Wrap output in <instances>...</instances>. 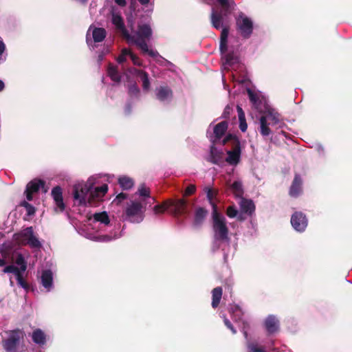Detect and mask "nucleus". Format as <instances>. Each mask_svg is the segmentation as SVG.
<instances>
[{"label":"nucleus","instance_id":"obj_18","mask_svg":"<svg viewBox=\"0 0 352 352\" xmlns=\"http://www.w3.org/2000/svg\"><path fill=\"white\" fill-rule=\"evenodd\" d=\"M240 201L239 204L240 206L241 214L238 216V219L240 220L244 219L243 217V214H247L251 216L255 210V205L251 199H247L243 197L239 198Z\"/></svg>","mask_w":352,"mask_h":352},{"label":"nucleus","instance_id":"obj_36","mask_svg":"<svg viewBox=\"0 0 352 352\" xmlns=\"http://www.w3.org/2000/svg\"><path fill=\"white\" fill-rule=\"evenodd\" d=\"M107 74L113 81L116 82H119L120 81L121 76L118 73V69L116 66L109 65L107 69Z\"/></svg>","mask_w":352,"mask_h":352},{"label":"nucleus","instance_id":"obj_35","mask_svg":"<svg viewBox=\"0 0 352 352\" xmlns=\"http://www.w3.org/2000/svg\"><path fill=\"white\" fill-rule=\"evenodd\" d=\"M207 211L202 208L197 209L195 215L194 223L195 226H200L206 217Z\"/></svg>","mask_w":352,"mask_h":352},{"label":"nucleus","instance_id":"obj_38","mask_svg":"<svg viewBox=\"0 0 352 352\" xmlns=\"http://www.w3.org/2000/svg\"><path fill=\"white\" fill-rule=\"evenodd\" d=\"M206 193V197H207V199H208L209 202L212 205V207H213V210L216 209V206L215 205L213 204L212 201H213V199L215 197V196L217 195V191L215 190L214 189L210 188V187H206L205 189H204Z\"/></svg>","mask_w":352,"mask_h":352},{"label":"nucleus","instance_id":"obj_28","mask_svg":"<svg viewBox=\"0 0 352 352\" xmlns=\"http://www.w3.org/2000/svg\"><path fill=\"white\" fill-rule=\"evenodd\" d=\"M302 181L299 175H296L292 186L289 189V195L291 197H297L302 191Z\"/></svg>","mask_w":352,"mask_h":352},{"label":"nucleus","instance_id":"obj_24","mask_svg":"<svg viewBox=\"0 0 352 352\" xmlns=\"http://www.w3.org/2000/svg\"><path fill=\"white\" fill-rule=\"evenodd\" d=\"M34 234V230L32 226L28 227L21 232L14 234V239L21 244L25 245L29 239Z\"/></svg>","mask_w":352,"mask_h":352},{"label":"nucleus","instance_id":"obj_2","mask_svg":"<svg viewBox=\"0 0 352 352\" xmlns=\"http://www.w3.org/2000/svg\"><path fill=\"white\" fill-rule=\"evenodd\" d=\"M247 93L252 107L262 114L259 119L260 133L263 137L270 135L272 131L269 126L280 123L279 113L268 104L267 98L262 92L248 88Z\"/></svg>","mask_w":352,"mask_h":352},{"label":"nucleus","instance_id":"obj_39","mask_svg":"<svg viewBox=\"0 0 352 352\" xmlns=\"http://www.w3.org/2000/svg\"><path fill=\"white\" fill-rule=\"evenodd\" d=\"M25 245H28L31 248H40L42 246V243L34 235V233L29 239Z\"/></svg>","mask_w":352,"mask_h":352},{"label":"nucleus","instance_id":"obj_11","mask_svg":"<svg viewBox=\"0 0 352 352\" xmlns=\"http://www.w3.org/2000/svg\"><path fill=\"white\" fill-rule=\"evenodd\" d=\"M230 141H231L233 144V148L226 151L228 156L225 161L228 164L235 166L240 162L241 153V146L236 137L231 134H228L223 138L222 144L224 145Z\"/></svg>","mask_w":352,"mask_h":352},{"label":"nucleus","instance_id":"obj_8","mask_svg":"<svg viewBox=\"0 0 352 352\" xmlns=\"http://www.w3.org/2000/svg\"><path fill=\"white\" fill-rule=\"evenodd\" d=\"M212 230L214 233L213 250L219 248L221 242L229 243L226 219L215 209L212 212Z\"/></svg>","mask_w":352,"mask_h":352},{"label":"nucleus","instance_id":"obj_21","mask_svg":"<svg viewBox=\"0 0 352 352\" xmlns=\"http://www.w3.org/2000/svg\"><path fill=\"white\" fill-rule=\"evenodd\" d=\"M52 196L56 204V211L63 212L65 209V204L63 200L62 189L60 186H56L52 190Z\"/></svg>","mask_w":352,"mask_h":352},{"label":"nucleus","instance_id":"obj_32","mask_svg":"<svg viewBox=\"0 0 352 352\" xmlns=\"http://www.w3.org/2000/svg\"><path fill=\"white\" fill-rule=\"evenodd\" d=\"M212 307L216 308L218 307L222 297V288L221 287H215L212 291Z\"/></svg>","mask_w":352,"mask_h":352},{"label":"nucleus","instance_id":"obj_17","mask_svg":"<svg viewBox=\"0 0 352 352\" xmlns=\"http://www.w3.org/2000/svg\"><path fill=\"white\" fill-rule=\"evenodd\" d=\"M126 77L131 76L140 79L142 82V89L144 91H148L150 89V80L148 75L144 71L138 69L136 68H130L126 74Z\"/></svg>","mask_w":352,"mask_h":352},{"label":"nucleus","instance_id":"obj_42","mask_svg":"<svg viewBox=\"0 0 352 352\" xmlns=\"http://www.w3.org/2000/svg\"><path fill=\"white\" fill-rule=\"evenodd\" d=\"M21 206L25 208L27 213L29 216L33 215L35 213L34 207L32 205L28 203L27 201H23Z\"/></svg>","mask_w":352,"mask_h":352},{"label":"nucleus","instance_id":"obj_29","mask_svg":"<svg viewBox=\"0 0 352 352\" xmlns=\"http://www.w3.org/2000/svg\"><path fill=\"white\" fill-rule=\"evenodd\" d=\"M168 206L173 208L175 214L179 215L185 212L186 204L184 199H179L170 201Z\"/></svg>","mask_w":352,"mask_h":352},{"label":"nucleus","instance_id":"obj_31","mask_svg":"<svg viewBox=\"0 0 352 352\" xmlns=\"http://www.w3.org/2000/svg\"><path fill=\"white\" fill-rule=\"evenodd\" d=\"M230 191L236 197H243V188L242 182L240 180H236L232 184H228Z\"/></svg>","mask_w":352,"mask_h":352},{"label":"nucleus","instance_id":"obj_53","mask_svg":"<svg viewBox=\"0 0 352 352\" xmlns=\"http://www.w3.org/2000/svg\"><path fill=\"white\" fill-rule=\"evenodd\" d=\"M80 3L85 4L88 0H78Z\"/></svg>","mask_w":352,"mask_h":352},{"label":"nucleus","instance_id":"obj_4","mask_svg":"<svg viewBox=\"0 0 352 352\" xmlns=\"http://www.w3.org/2000/svg\"><path fill=\"white\" fill-rule=\"evenodd\" d=\"M89 219L92 220L94 229H97L98 232L108 233L96 236L93 233H87L84 229L80 228L78 230V233L85 237L91 240L109 242L121 236V234L118 233L120 227L116 225L113 226L107 212H96Z\"/></svg>","mask_w":352,"mask_h":352},{"label":"nucleus","instance_id":"obj_27","mask_svg":"<svg viewBox=\"0 0 352 352\" xmlns=\"http://www.w3.org/2000/svg\"><path fill=\"white\" fill-rule=\"evenodd\" d=\"M214 144L210 146L209 160L213 164H220L223 162V153L217 149Z\"/></svg>","mask_w":352,"mask_h":352},{"label":"nucleus","instance_id":"obj_9","mask_svg":"<svg viewBox=\"0 0 352 352\" xmlns=\"http://www.w3.org/2000/svg\"><path fill=\"white\" fill-rule=\"evenodd\" d=\"M27 261L22 254H17L16 259L14 264L7 265L3 270L4 274H13L17 280L18 285L28 291L29 289L28 284L24 280L23 276L27 270Z\"/></svg>","mask_w":352,"mask_h":352},{"label":"nucleus","instance_id":"obj_55","mask_svg":"<svg viewBox=\"0 0 352 352\" xmlns=\"http://www.w3.org/2000/svg\"><path fill=\"white\" fill-rule=\"evenodd\" d=\"M102 59H103V56L102 55H99V56H98V61L100 62V61L102 60Z\"/></svg>","mask_w":352,"mask_h":352},{"label":"nucleus","instance_id":"obj_41","mask_svg":"<svg viewBox=\"0 0 352 352\" xmlns=\"http://www.w3.org/2000/svg\"><path fill=\"white\" fill-rule=\"evenodd\" d=\"M168 205L166 206L164 204L162 205H156L153 207V212L155 214L157 215L160 214L164 213L166 209L168 208Z\"/></svg>","mask_w":352,"mask_h":352},{"label":"nucleus","instance_id":"obj_34","mask_svg":"<svg viewBox=\"0 0 352 352\" xmlns=\"http://www.w3.org/2000/svg\"><path fill=\"white\" fill-rule=\"evenodd\" d=\"M236 109L239 120V128L242 132H245L248 129V125L245 118V113L240 106L238 105Z\"/></svg>","mask_w":352,"mask_h":352},{"label":"nucleus","instance_id":"obj_49","mask_svg":"<svg viewBox=\"0 0 352 352\" xmlns=\"http://www.w3.org/2000/svg\"><path fill=\"white\" fill-rule=\"evenodd\" d=\"M115 2L120 7H124L126 5V0H115Z\"/></svg>","mask_w":352,"mask_h":352},{"label":"nucleus","instance_id":"obj_22","mask_svg":"<svg viewBox=\"0 0 352 352\" xmlns=\"http://www.w3.org/2000/svg\"><path fill=\"white\" fill-rule=\"evenodd\" d=\"M91 31L92 32V37L95 43L101 42L106 37L107 32L104 28H94V29H92V27L90 26L87 34V43L89 45H90V41L88 38V36L89 35Z\"/></svg>","mask_w":352,"mask_h":352},{"label":"nucleus","instance_id":"obj_12","mask_svg":"<svg viewBox=\"0 0 352 352\" xmlns=\"http://www.w3.org/2000/svg\"><path fill=\"white\" fill-rule=\"evenodd\" d=\"M236 26L239 34L243 38H249L254 29V23L251 18L243 12H239L235 17Z\"/></svg>","mask_w":352,"mask_h":352},{"label":"nucleus","instance_id":"obj_16","mask_svg":"<svg viewBox=\"0 0 352 352\" xmlns=\"http://www.w3.org/2000/svg\"><path fill=\"white\" fill-rule=\"evenodd\" d=\"M227 129L228 122L226 121H222L217 124V125H215L213 127V133L212 134L209 135L208 131L207 132L210 142L212 144H222L223 139L221 140V138L225 135V133L226 132Z\"/></svg>","mask_w":352,"mask_h":352},{"label":"nucleus","instance_id":"obj_19","mask_svg":"<svg viewBox=\"0 0 352 352\" xmlns=\"http://www.w3.org/2000/svg\"><path fill=\"white\" fill-rule=\"evenodd\" d=\"M155 95L158 100L168 103L172 100L173 91L168 86L163 85L155 89Z\"/></svg>","mask_w":352,"mask_h":352},{"label":"nucleus","instance_id":"obj_57","mask_svg":"<svg viewBox=\"0 0 352 352\" xmlns=\"http://www.w3.org/2000/svg\"><path fill=\"white\" fill-rule=\"evenodd\" d=\"M277 352H279V351H277ZM281 352H286V351L285 349H282L281 350ZM288 352H291L290 351H289Z\"/></svg>","mask_w":352,"mask_h":352},{"label":"nucleus","instance_id":"obj_51","mask_svg":"<svg viewBox=\"0 0 352 352\" xmlns=\"http://www.w3.org/2000/svg\"><path fill=\"white\" fill-rule=\"evenodd\" d=\"M5 87L4 82L0 80V91H3Z\"/></svg>","mask_w":352,"mask_h":352},{"label":"nucleus","instance_id":"obj_10","mask_svg":"<svg viewBox=\"0 0 352 352\" xmlns=\"http://www.w3.org/2000/svg\"><path fill=\"white\" fill-rule=\"evenodd\" d=\"M144 212L142 204L136 201H130L125 206L122 219L132 223H139L144 220Z\"/></svg>","mask_w":352,"mask_h":352},{"label":"nucleus","instance_id":"obj_6","mask_svg":"<svg viewBox=\"0 0 352 352\" xmlns=\"http://www.w3.org/2000/svg\"><path fill=\"white\" fill-rule=\"evenodd\" d=\"M208 5H218L221 7L220 10L212 7L211 12V22L212 26L216 29L223 27L224 21L228 14L234 9L236 6L234 0H202Z\"/></svg>","mask_w":352,"mask_h":352},{"label":"nucleus","instance_id":"obj_20","mask_svg":"<svg viewBox=\"0 0 352 352\" xmlns=\"http://www.w3.org/2000/svg\"><path fill=\"white\" fill-rule=\"evenodd\" d=\"M45 183L42 180L34 179L29 182L26 186L25 194L28 201L32 200V194L38 191V190L43 187Z\"/></svg>","mask_w":352,"mask_h":352},{"label":"nucleus","instance_id":"obj_13","mask_svg":"<svg viewBox=\"0 0 352 352\" xmlns=\"http://www.w3.org/2000/svg\"><path fill=\"white\" fill-rule=\"evenodd\" d=\"M17 254L21 253L17 251L12 241L3 243L0 246V255L2 257L0 258V267H6L8 261H13L14 258L16 260Z\"/></svg>","mask_w":352,"mask_h":352},{"label":"nucleus","instance_id":"obj_5","mask_svg":"<svg viewBox=\"0 0 352 352\" xmlns=\"http://www.w3.org/2000/svg\"><path fill=\"white\" fill-rule=\"evenodd\" d=\"M228 29L223 28L221 33L219 49L222 56L223 67L224 69H233L236 71L243 67L239 61V41L235 44L227 45L228 37Z\"/></svg>","mask_w":352,"mask_h":352},{"label":"nucleus","instance_id":"obj_26","mask_svg":"<svg viewBox=\"0 0 352 352\" xmlns=\"http://www.w3.org/2000/svg\"><path fill=\"white\" fill-rule=\"evenodd\" d=\"M128 58L131 59L134 65H141V63L138 57L126 48L122 50L121 54L118 56L117 60L120 64H121L126 61Z\"/></svg>","mask_w":352,"mask_h":352},{"label":"nucleus","instance_id":"obj_52","mask_svg":"<svg viewBox=\"0 0 352 352\" xmlns=\"http://www.w3.org/2000/svg\"><path fill=\"white\" fill-rule=\"evenodd\" d=\"M125 111H126V113H130V111H131V108H130L129 107H128V106H127V107H126Z\"/></svg>","mask_w":352,"mask_h":352},{"label":"nucleus","instance_id":"obj_46","mask_svg":"<svg viewBox=\"0 0 352 352\" xmlns=\"http://www.w3.org/2000/svg\"><path fill=\"white\" fill-rule=\"evenodd\" d=\"M126 198V194L125 193H120L116 198L115 199L114 201H116L118 204L122 201V200L125 199Z\"/></svg>","mask_w":352,"mask_h":352},{"label":"nucleus","instance_id":"obj_54","mask_svg":"<svg viewBox=\"0 0 352 352\" xmlns=\"http://www.w3.org/2000/svg\"><path fill=\"white\" fill-rule=\"evenodd\" d=\"M10 285L11 287L14 286V282H13L12 278H10Z\"/></svg>","mask_w":352,"mask_h":352},{"label":"nucleus","instance_id":"obj_50","mask_svg":"<svg viewBox=\"0 0 352 352\" xmlns=\"http://www.w3.org/2000/svg\"><path fill=\"white\" fill-rule=\"evenodd\" d=\"M138 1L141 5L146 6L150 2V0H138Z\"/></svg>","mask_w":352,"mask_h":352},{"label":"nucleus","instance_id":"obj_40","mask_svg":"<svg viewBox=\"0 0 352 352\" xmlns=\"http://www.w3.org/2000/svg\"><path fill=\"white\" fill-rule=\"evenodd\" d=\"M129 94L131 97H138L140 95V89L135 82L129 85L128 87Z\"/></svg>","mask_w":352,"mask_h":352},{"label":"nucleus","instance_id":"obj_44","mask_svg":"<svg viewBox=\"0 0 352 352\" xmlns=\"http://www.w3.org/2000/svg\"><path fill=\"white\" fill-rule=\"evenodd\" d=\"M238 214V210L235 208L234 206H229L227 209V215L230 217L233 218L236 217Z\"/></svg>","mask_w":352,"mask_h":352},{"label":"nucleus","instance_id":"obj_56","mask_svg":"<svg viewBox=\"0 0 352 352\" xmlns=\"http://www.w3.org/2000/svg\"><path fill=\"white\" fill-rule=\"evenodd\" d=\"M164 61L166 63L167 65H172V63L170 62H169V61H168L166 60H164Z\"/></svg>","mask_w":352,"mask_h":352},{"label":"nucleus","instance_id":"obj_37","mask_svg":"<svg viewBox=\"0 0 352 352\" xmlns=\"http://www.w3.org/2000/svg\"><path fill=\"white\" fill-rule=\"evenodd\" d=\"M118 183L120 187L124 190L131 188L134 184L133 179L126 176L120 177L118 179Z\"/></svg>","mask_w":352,"mask_h":352},{"label":"nucleus","instance_id":"obj_1","mask_svg":"<svg viewBox=\"0 0 352 352\" xmlns=\"http://www.w3.org/2000/svg\"><path fill=\"white\" fill-rule=\"evenodd\" d=\"M111 21L116 29L127 40L129 43L135 44L144 53L148 54L151 57L160 56L162 58L156 50L149 49L146 43V40H148L152 34L151 28L148 25H140L137 32H135L133 34H129L125 28L124 20L120 11L115 8H112L111 10Z\"/></svg>","mask_w":352,"mask_h":352},{"label":"nucleus","instance_id":"obj_14","mask_svg":"<svg viewBox=\"0 0 352 352\" xmlns=\"http://www.w3.org/2000/svg\"><path fill=\"white\" fill-rule=\"evenodd\" d=\"M22 337V332L20 330L10 331L8 337L2 341L4 350L7 352H16Z\"/></svg>","mask_w":352,"mask_h":352},{"label":"nucleus","instance_id":"obj_30","mask_svg":"<svg viewBox=\"0 0 352 352\" xmlns=\"http://www.w3.org/2000/svg\"><path fill=\"white\" fill-rule=\"evenodd\" d=\"M32 341L40 346L46 343V335L41 329H35L32 334Z\"/></svg>","mask_w":352,"mask_h":352},{"label":"nucleus","instance_id":"obj_3","mask_svg":"<svg viewBox=\"0 0 352 352\" xmlns=\"http://www.w3.org/2000/svg\"><path fill=\"white\" fill-rule=\"evenodd\" d=\"M100 175H92L85 183L78 184L74 186V198L80 205H94L96 201L100 200L108 190L106 184L94 187L98 184Z\"/></svg>","mask_w":352,"mask_h":352},{"label":"nucleus","instance_id":"obj_15","mask_svg":"<svg viewBox=\"0 0 352 352\" xmlns=\"http://www.w3.org/2000/svg\"><path fill=\"white\" fill-rule=\"evenodd\" d=\"M290 221L293 228L298 232H303L308 225V219L302 212H295L292 215Z\"/></svg>","mask_w":352,"mask_h":352},{"label":"nucleus","instance_id":"obj_45","mask_svg":"<svg viewBox=\"0 0 352 352\" xmlns=\"http://www.w3.org/2000/svg\"><path fill=\"white\" fill-rule=\"evenodd\" d=\"M195 190H196L195 186L193 184H190L186 187L185 194L186 195H190L195 192Z\"/></svg>","mask_w":352,"mask_h":352},{"label":"nucleus","instance_id":"obj_47","mask_svg":"<svg viewBox=\"0 0 352 352\" xmlns=\"http://www.w3.org/2000/svg\"><path fill=\"white\" fill-rule=\"evenodd\" d=\"M6 47L2 39H0V58L3 56L6 51Z\"/></svg>","mask_w":352,"mask_h":352},{"label":"nucleus","instance_id":"obj_48","mask_svg":"<svg viewBox=\"0 0 352 352\" xmlns=\"http://www.w3.org/2000/svg\"><path fill=\"white\" fill-rule=\"evenodd\" d=\"M232 111V108L229 106H226L222 114V117L228 118Z\"/></svg>","mask_w":352,"mask_h":352},{"label":"nucleus","instance_id":"obj_23","mask_svg":"<svg viewBox=\"0 0 352 352\" xmlns=\"http://www.w3.org/2000/svg\"><path fill=\"white\" fill-rule=\"evenodd\" d=\"M41 283L47 292L53 289V274L51 270H46L42 272Z\"/></svg>","mask_w":352,"mask_h":352},{"label":"nucleus","instance_id":"obj_25","mask_svg":"<svg viewBox=\"0 0 352 352\" xmlns=\"http://www.w3.org/2000/svg\"><path fill=\"white\" fill-rule=\"evenodd\" d=\"M265 327L269 334L274 333L279 329V321L275 316L270 315L265 320Z\"/></svg>","mask_w":352,"mask_h":352},{"label":"nucleus","instance_id":"obj_43","mask_svg":"<svg viewBox=\"0 0 352 352\" xmlns=\"http://www.w3.org/2000/svg\"><path fill=\"white\" fill-rule=\"evenodd\" d=\"M222 318H223V322L227 328L229 329L233 334H235L236 333V330L233 327L231 322L225 316H223Z\"/></svg>","mask_w":352,"mask_h":352},{"label":"nucleus","instance_id":"obj_33","mask_svg":"<svg viewBox=\"0 0 352 352\" xmlns=\"http://www.w3.org/2000/svg\"><path fill=\"white\" fill-rule=\"evenodd\" d=\"M138 194L140 197L147 198L146 204H149L151 205L155 201V199L150 196V191H149L148 188H147L144 184H142L139 187L138 190Z\"/></svg>","mask_w":352,"mask_h":352},{"label":"nucleus","instance_id":"obj_7","mask_svg":"<svg viewBox=\"0 0 352 352\" xmlns=\"http://www.w3.org/2000/svg\"><path fill=\"white\" fill-rule=\"evenodd\" d=\"M229 312L234 321L242 329L244 337L247 341V352H266V350L259 346L257 342L248 340V335L246 328L248 326V322L243 318V312L241 308L237 305H230Z\"/></svg>","mask_w":352,"mask_h":352}]
</instances>
